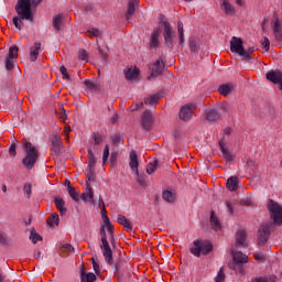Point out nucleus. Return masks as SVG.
<instances>
[{
  "instance_id": "f257e3e1",
  "label": "nucleus",
  "mask_w": 282,
  "mask_h": 282,
  "mask_svg": "<svg viewBox=\"0 0 282 282\" xmlns=\"http://www.w3.org/2000/svg\"><path fill=\"white\" fill-rule=\"evenodd\" d=\"M43 0H18L15 6V11L20 19H25V21H33L34 14L32 13V9L36 8L39 3Z\"/></svg>"
},
{
  "instance_id": "f03ea898",
  "label": "nucleus",
  "mask_w": 282,
  "mask_h": 282,
  "mask_svg": "<svg viewBox=\"0 0 282 282\" xmlns=\"http://www.w3.org/2000/svg\"><path fill=\"white\" fill-rule=\"evenodd\" d=\"M23 150L25 152V158L22 160V164L28 171H32L39 160V149L29 142L26 139L22 141Z\"/></svg>"
},
{
  "instance_id": "7ed1b4c3",
  "label": "nucleus",
  "mask_w": 282,
  "mask_h": 282,
  "mask_svg": "<svg viewBox=\"0 0 282 282\" xmlns=\"http://www.w3.org/2000/svg\"><path fill=\"white\" fill-rule=\"evenodd\" d=\"M231 254L234 260L228 263V268L243 274V264L248 263V256L235 249H231Z\"/></svg>"
},
{
  "instance_id": "20e7f679",
  "label": "nucleus",
  "mask_w": 282,
  "mask_h": 282,
  "mask_svg": "<svg viewBox=\"0 0 282 282\" xmlns=\"http://www.w3.org/2000/svg\"><path fill=\"white\" fill-rule=\"evenodd\" d=\"M268 210L272 221L267 223L273 224V228L274 226H282V205L275 200L270 199L268 203Z\"/></svg>"
},
{
  "instance_id": "39448f33",
  "label": "nucleus",
  "mask_w": 282,
  "mask_h": 282,
  "mask_svg": "<svg viewBox=\"0 0 282 282\" xmlns=\"http://www.w3.org/2000/svg\"><path fill=\"white\" fill-rule=\"evenodd\" d=\"M273 224L272 223H262L258 229L257 232V245L258 246H265L270 239V235H272V229H273Z\"/></svg>"
},
{
  "instance_id": "423d86ee",
  "label": "nucleus",
  "mask_w": 282,
  "mask_h": 282,
  "mask_svg": "<svg viewBox=\"0 0 282 282\" xmlns=\"http://www.w3.org/2000/svg\"><path fill=\"white\" fill-rule=\"evenodd\" d=\"M193 246L189 249V252L194 254V257H202V254H210L213 252V243L210 241H202V240H194Z\"/></svg>"
},
{
  "instance_id": "0eeeda50",
  "label": "nucleus",
  "mask_w": 282,
  "mask_h": 282,
  "mask_svg": "<svg viewBox=\"0 0 282 282\" xmlns=\"http://www.w3.org/2000/svg\"><path fill=\"white\" fill-rule=\"evenodd\" d=\"M50 151L55 162L58 160V158H61L63 153H65V145H63V139H61V135L55 134L52 138Z\"/></svg>"
},
{
  "instance_id": "6e6552de",
  "label": "nucleus",
  "mask_w": 282,
  "mask_h": 282,
  "mask_svg": "<svg viewBox=\"0 0 282 282\" xmlns=\"http://www.w3.org/2000/svg\"><path fill=\"white\" fill-rule=\"evenodd\" d=\"M163 39L164 47L167 50H173V47H175V33L173 32V26L171 23L164 22Z\"/></svg>"
},
{
  "instance_id": "1a4fd4ad",
  "label": "nucleus",
  "mask_w": 282,
  "mask_h": 282,
  "mask_svg": "<svg viewBox=\"0 0 282 282\" xmlns=\"http://www.w3.org/2000/svg\"><path fill=\"white\" fill-rule=\"evenodd\" d=\"M100 249L102 251V256L105 261L109 263V265L113 264V251L111 250V246L109 245V240L107 238L101 239Z\"/></svg>"
},
{
  "instance_id": "9d476101",
  "label": "nucleus",
  "mask_w": 282,
  "mask_h": 282,
  "mask_svg": "<svg viewBox=\"0 0 282 282\" xmlns=\"http://www.w3.org/2000/svg\"><path fill=\"white\" fill-rule=\"evenodd\" d=\"M194 109H197L195 104H186L185 106H182L178 112L180 120H183V122H188V120L193 118Z\"/></svg>"
},
{
  "instance_id": "9b49d317",
  "label": "nucleus",
  "mask_w": 282,
  "mask_h": 282,
  "mask_svg": "<svg viewBox=\"0 0 282 282\" xmlns=\"http://www.w3.org/2000/svg\"><path fill=\"white\" fill-rule=\"evenodd\" d=\"M160 34H162L161 28H155L150 34V41L148 43L149 50H158L160 47Z\"/></svg>"
},
{
  "instance_id": "f8f14e48",
  "label": "nucleus",
  "mask_w": 282,
  "mask_h": 282,
  "mask_svg": "<svg viewBox=\"0 0 282 282\" xmlns=\"http://www.w3.org/2000/svg\"><path fill=\"white\" fill-rule=\"evenodd\" d=\"M230 50L234 54H239L240 58L243 54V40L241 37L232 36L230 41Z\"/></svg>"
},
{
  "instance_id": "ddd939ff",
  "label": "nucleus",
  "mask_w": 282,
  "mask_h": 282,
  "mask_svg": "<svg viewBox=\"0 0 282 282\" xmlns=\"http://www.w3.org/2000/svg\"><path fill=\"white\" fill-rule=\"evenodd\" d=\"M164 73V62H162V58H159L155 61L151 68V74L148 77V80H151V78H158V76H162Z\"/></svg>"
},
{
  "instance_id": "4468645a",
  "label": "nucleus",
  "mask_w": 282,
  "mask_h": 282,
  "mask_svg": "<svg viewBox=\"0 0 282 282\" xmlns=\"http://www.w3.org/2000/svg\"><path fill=\"white\" fill-rule=\"evenodd\" d=\"M248 232L246 229H240L236 232V248H248Z\"/></svg>"
},
{
  "instance_id": "2eb2a0df",
  "label": "nucleus",
  "mask_w": 282,
  "mask_h": 282,
  "mask_svg": "<svg viewBox=\"0 0 282 282\" xmlns=\"http://www.w3.org/2000/svg\"><path fill=\"white\" fill-rule=\"evenodd\" d=\"M267 80L273 83V85H278L280 91H282V73L281 70H270L267 73Z\"/></svg>"
},
{
  "instance_id": "dca6fc26",
  "label": "nucleus",
  "mask_w": 282,
  "mask_h": 282,
  "mask_svg": "<svg viewBox=\"0 0 282 282\" xmlns=\"http://www.w3.org/2000/svg\"><path fill=\"white\" fill-rule=\"evenodd\" d=\"M224 140H226V137H223L221 140L218 142L219 149H220V151L223 153L224 160L228 164H231V162L235 161V155H232V153H230V151L228 150V147H226V143H224Z\"/></svg>"
},
{
  "instance_id": "f3484780",
  "label": "nucleus",
  "mask_w": 282,
  "mask_h": 282,
  "mask_svg": "<svg viewBox=\"0 0 282 282\" xmlns=\"http://www.w3.org/2000/svg\"><path fill=\"white\" fill-rule=\"evenodd\" d=\"M141 124L145 131H151V127L153 124V116L151 115V110H145L142 113Z\"/></svg>"
},
{
  "instance_id": "a211bd4d",
  "label": "nucleus",
  "mask_w": 282,
  "mask_h": 282,
  "mask_svg": "<svg viewBox=\"0 0 282 282\" xmlns=\"http://www.w3.org/2000/svg\"><path fill=\"white\" fill-rule=\"evenodd\" d=\"M123 74L126 76V80H137L138 76H140V69L138 67H127L123 69Z\"/></svg>"
},
{
  "instance_id": "6ab92c4d",
  "label": "nucleus",
  "mask_w": 282,
  "mask_h": 282,
  "mask_svg": "<svg viewBox=\"0 0 282 282\" xmlns=\"http://www.w3.org/2000/svg\"><path fill=\"white\" fill-rule=\"evenodd\" d=\"M96 273L94 272H88L85 269V265L80 267V281L82 282H95L96 281Z\"/></svg>"
},
{
  "instance_id": "aec40b11",
  "label": "nucleus",
  "mask_w": 282,
  "mask_h": 282,
  "mask_svg": "<svg viewBox=\"0 0 282 282\" xmlns=\"http://www.w3.org/2000/svg\"><path fill=\"white\" fill-rule=\"evenodd\" d=\"M188 47L191 54L197 55L199 52V39H197L196 36H191L188 39Z\"/></svg>"
},
{
  "instance_id": "412c9836",
  "label": "nucleus",
  "mask_w": 282,
  "mask_h": 282,
  "mask_svg": "<svg viewBox=\"0 0 282 282\" xmlns=\"http://www.w3.org/2000/svg\"><path fill=\"white\" fill-rule=\"evenodd\" d=\"M117 223L120 224V226H123L127 232H131V230H133V225H131V221H129V219H127L122 214L117 216Z\"/></svg>"
},
{
  "instance_id": "4be33fe9",
  "label": "nucleus",
  "mask_w": 282,
  "mask_h": 282,
  "mask_svg": "<svg viewBox=\"0 0 282 282\" xmlns=\"http://www.w3.org/2000/svg\"><path fill=\"white\" fill-rule=\"evenodd\" d=\"M40 52H41V43L35 42L34 45L30 48L31 63H36V58H39Z\"/></svg>"
},
{
  "instance_id": "5701e85b",
  "label": "nucleus",
  "mask_w": 282,
  "mask_h": 282,
  "mask_svg": "<svg viewBox=\"0 0 282 282\" xmlns=\"http://www.w3.org/2000/svg\"><path fill=\"white\" fill-rule=\"evenodd\" d=\"M220 8H223L225 14L232 17L235 14V7L228 2V0H220Z\"/></svg>"
},
{
  "instance_id": "b1692460",
  "label": "nucleus",
  "mask_w": 282,
  "mask_h": 282,
  "mask_svg": "<svg viewBox=\"0 0 282 282\" xmlns=\"http://www.w3.org/2000/svg\"><path fill=\"white\" fill-rule=\"evenodd\" d=\"M209 221L213 230H221V223H219V218H217V214H215V210L210 212Z\"/></svg>"
},
{
  "instance_id": "393cba45",
  "label": "nucleus",
  "mask_w": 282,
  "mask_h": 282,
  "mask_svg": "<svg viewBox=\"0 0 282 282\" xmlns=\"http://www.w3.org/2000/svg\"><path fill=\"white\" fill-rule=\"evenodd\" d=\"M226 186L228 188V191H237V188H239V177L237 176H231L227 180Z\"/></svg>"
},
{
  "instance_id": "a878e982",
  "label": "nucleus",
  "mask_w": 282,
  "mask_h": 282,
  "mask_svg": "<svg viewBox=\"0 0 282 282\" xmlns=\"http://www.w3.org/2000/svg\"><path fill=\"white\" fill-rule=\"evenodd\" d=\"M88 192H85L80 195V199L83 202H89V204H96V199H94V188L87 187Z\"/></svg>"
},
{
  "instance_id": "bb28decb",
  "label": "nucleus",
  "mask_w": 282,
  "mask_h": 282,
  "mask_svg": "<svg viewBox=\"0 0 282 282\" xmlns=\"http://www.w3.org/2000/svg\"><path fill=\"white\" fill-rule=\"evenodd\" d=\"M252 53H254V46L248 47V50L243 48L242 55H241V61H245L246 63H250V61H254L252 58Z\"/></svg>"
},
{
  "instance_id": "cd10ccee",
  "label": "nucleus",
  "mask_w": 282,
  "mask_h": 282,
  "mask_svg": "<svg viewBox=\"0 0 282 282\" xmlns=\"http://www.w3.org/2000/svg\"><path fill=\"white\" fill-rule=\"evenodd\" d=\"M232 85L230 84H223L218 87V93L220 96H229L232 93Z\"/></svg>"
},
{
  "instance_id": "c85d7f7f",
  "label": "nucleus",
  "mask_w": 282,
  "mask_h": 282,
  "mask_svg": "<svg viewBox=\"0 0 282 282\" xmlns=\"http://www.w3.org/2000/svg\"><path fill=\"white\" fill-rule=\"evenodd\" d=\"M133 14H135V2L133 0H130L128 2V10L126 12V20L128 21V23L130 22Z\"/></svg>"
},
{
  "instance_id": "c756f323",
  "label": "nucleus",
  "mask_w": 282,
  "mask_h": 282,
  "mask_svg": "<svg viewBox=\"0 0 282 282\" xmlns=\"http://www.w3.org/2000/svg\"><path fill=\"white\" fill-rule=\"evenodd\" d=\"M206 120H208L209 122H215L216 120H219V110L217 109H209L206 112Z\"/></svg>"
},
{
  "instance_id": "7c9ffc66",
  "label": "nucleus",
  "mask_w": 282,
  "mask_h": 282,
  "mask_svg": "<svg viewBox=\"0 0 282 282\" xmlns=\"http://www.w3.org/2000/svg\"><path fill=\"white\" fill-rule=\"evenodd\" d=\"M138 166H140V163L138 162V153L135 152V150H132L130 152V169L132 171H135Z\"/></svg>"
},
{
  "instance_id": "2f4dec72",
  "label": "nucleus",
  "mask_w": 282,
  "mask_h": 282,
  "mask_svg": "<svg viewBox=\"0 0 282 282\" xmlns=\"http://www.w3.org/2000/svg\"><path fill=\"white\" fill-rule=\"evenodd\" d=\"M273 32H282L281 21L279 20V14L273 13V19L271 21Z\"/></svg>"
},
{
  "instance_id": "473e14b6",
  "label": "nucleus",
  "mask_w": 282,
  "mask_h": 282,
  "mask_svg": "<svg viewBox=\"0 0 282 282\" xmlns=\"http://www.w3.org/2000/svg\"><path fill=\"white\" fill-rule=\"evenodd\" d=\"M160 98H162V96L160 94H154L144 99V105H150L151 107H153V106L158 105V102H160Z\"/></svg>"
},
{
  "instance_id": "72a5a7b5",
  "label": "nucleus",
  "mask_w": 282,
  "mask_h": 282,
  "mask_svg": "<svg viewBox=\"0 0 282 282\" xmlns=\"http://www.w3.org/2000/svg\"><path fill=\"white\" fill-rule=\"evenodd\" d=\"M63 14H57L53 17V28L56 30V32L61 31V28L63 26Z\"/></svg>"
},
{
  "instance_id": "f704fd0d",
  "label": "nucleus",
  "mask_w": 282,
  "mask_h": 282,
  "mask_svg": "<svg viewBox=\"0 0 282 282\" xmlns=\"http://www.w3.org/2000/svg\"><path fill=\"white\" fill-rule=\"evenodd\" d=\"M54 203L56 205L57 210L63 216L67 213V208H65V200L63 198H55Z\"/></svg>"
},
{
  "instance_id": "c9c22d12",
  "label": "nucleus",
  "mask_w": 282,
  "mask_h": 282,
  "mask_svg": "<svg viewBox=\"0 0 282 282\" xmlns=\"http://www.w3.org/2000/svg\"><path fill=\"white\" fill-rule=\"evenodd\" d=\"M88 170L96 171V156L91 149H88Z\"/></svg>"
},
{
  "instance_id": "e433bc0d",
  "label": "nucleus",
  "mask_w": 282,
  "mask_h": 282,
  "mask_svg": "<svg viewBox=\"0 0 282 282\" xmlns=\"http://www.w3.org/2000/svg\"><path fill=\"white\" fill-rule=\"evenodd\" d=\"M162 197L169 204H173L175 202V193H173L171 189H165Z\"/></svg>"
},
{
  "instance_id": "4c0bfd02",
  "label": "nucleus",
  "mask_w": 282,
  "mask_h": 282,
  "mask_svg": "<svg viewBox=\"0 0 282 282\" xmlns=\"http://www.w3.org/2000/svg\"><path fill=\"white\" fill-rule=\"evenodd\" d=\"M90 182H96V170H89L86 174V186L87 188H91Z\"/></svg>"
},
{
  "instance_id": "58836bf2",
  "label": "nucleus",
  "mask_w": 282,
  "mask_h": 282,
  "mask_svg": "<svg viewBox=\"0 0 282 282\" xmlns=\"http://www.w3.org/2000/svg\"><path fill=\"white\" fill-rule=\"evenodd\" d=\"M91 140H93L95 147H98V145L102 144V142L105 141V137H102V134H100L99 132H93Z\"/></svg>"
},
{
  "instance_id": "ea45409f",
  "label": "nucleus",
  "mask_w": 282,
  "mask_h": 282,
  "mask_svg": "<svg viewBox=\"0 0 282 282\" xmlns=\"http://www.w3.org/2000/svg\"><path fill=\"white\" fill-rule=\"evenodd\" d=\"M61 219L58 218V215L56 213L51 214V218H47L46 224L52 228V226H58Z\"/></svg>"
},
{
  "instance_id": "a19ab883",
  "label": "nucleus",
  "mask_w": 282,
  "mask_h": 282,
  "mask_svg": "<svg viewBox=\"0 0 282 282\" xmlns=\"http://www.w3.org/2000/svg\"><path fill=\"white\" fill-rule=\"evenodd\" d=\"M30 239L32 240V243H39V241H43V236L36 232V229H32Z\"/></svg>"
},
{
  "instance_id": "79ce46f5",
  "label": "nucleus",
  "mask_w": 282,
  "mask_h": 282,
  "mask_svg": "<svg viewBox=\"0 0 282 282\" xmlns=\"http://www.w3.org/2000/svg\"><path fill=\"white\" fill-rule=\"evenodd\" d=\"M7 58H11V59L19 58V46H17V45L11 46L9 48V54H8Z\"/></svg>"
},
{
  "instance_id": "37998d69",
  "label": "nucleus",
  "mask_w": 282,
  "mask_h": 282,
  "mask_svg": "<svg viewBox=\"0 0 282 282\" xmlns=\"http://www.w3.org/2000/svg\"><path fill=\"white\" fill-rule=\"evenodd\" d=\"M68 195H70L74 202H80V194L76 192L75 187L68 186Z\"/></svg>"
},
{
  "instance_id": "c03bdc74",
  "label": "nucleus",
  "mask_w": 282,
  "mask_h": 282,
  "mask_svg": "<svg viewBox=\"0 0 282 282\" xmlns=\"http://www.w3.org/2000/svg\"><path fill=\"white\" fill-rule=\"evenodd\" d=\"M74 247L70 243L62 245L59 248V254H63V252H66V254H69V252H74Z\"/></svg>"
},
{
  "instance_id": "a18cd8bd",
  "label": "nucleus",
  "mask_w": 282,
  "mask_h": 282,
  "mask_svg": "<svg viewBox=\"0 0 282 282\" xmlns=\"http://www.w3.org/2000/svg\"><path fill=\"white\" fill-rule=\"evenodd\" d=\"M155 169H158V161L149 163L148 166H147L148 175H153V173H155Z\"/></svg>"
},
{
  "instance_id": "49530a36",
  "label": "nucleus",
  "mask_w": 282,
  "mask_h": 282,
  "mask_svg": "<svg viewBox=\"0 0 282 282\" xmlns=\"http://www.w3.org/2000/svg\"><path fill=\"white\" fill-rule=\"evenodd\" d=\"M87 33H88V36H90V39H94V37L97 39L98 36H100V35L102 34V31L93 28V29H89V30L87 31Z\"/></svg>"
},
{
  "instance_id": "de8ad7c7",
  "label": "nucleus",
  "mask_w": 282,
  "mask_h": 282,
  "mask_svg": "<svg viewBox=\"0 0 282 282\" xmlns=\"http://www.w3.org/2000/svg\"><path fill=\"white\" fill-rule=\"evenodd\" d=\"M23 20L24 19H21L20 15L13 18V25H14V28H17V30H22V28H23Z\"/></svg>"
},
{
  "instance_id": "09e8293b",
  "label": "nucleus",
  "mask_w": 282,
  "mask_h": 282,
  "mask_svg": "<svg viewBox=\"0 0 282 282\" xmlns=\"http://www.w3.org/2000/svg\"><path fill=\"white\" fill-rule=\"evenodd\" d=\"M118 164V151H112L110 154V166H116Z\"/></svg>"
},
{
  "instance_id": "8fccbe9b",
  "label": "nucleus",
  "mask_w": 282,
  "mask_h": 282,
  "mask_svg": "<svg viewBox=\"0 0 282 282\" xmlns=\"http://www.w3.org/2000/svg\"><path fill=\"white\" fill-rule=\"evenodd\" d=\"M23 191L26 195V198L30 199V197H32V183H25L23 186Z\"/></svg>"
},
{
  "instance_id": "3c124183",
  "label": "nucleus",
  "mask_w": 282,
  "mask_h": 282,
  "mask_svg": "<svg viewBox=\"0 0 282 282\" xmlns=\"http://www.w3.org/2000/svg\"><path fill=\"white\" fill-rule=\"evenodd\" d=\"M78 58L79 61H85L86 63L89 61L87 51L85 48H80L78 52Z\"/></svg>"
},
{
  "instance_id": "603ef678",
  "label": "nucleus",
  "mask_w": 282,
  "mask_h": 282,
  "mask_svg": "<svg viewBox=\"0 0 282 282\" xmlns=\"http://www.w3.org/2000/svg\"><path fill=\"white\" fill-rule=\"evenodd\" d=\"M6 69L7 72H12V69H14V59L6 57Z\"/></svg>"
},
{
  "instance_id": "864d4df0",
  "label": "nucleus",
  "mask_w": 282,
  "mask_h": 282,
  "mask_svg": "<svg viewBox=\"0 0 282 282\" xmlns=\"http://www.w3.org/2000/svg\"><path fill=\"white\" fill-rule=\"evenodd\" d=\"M109 161V144L105 145L104 154H102V164H107Z\"/></svg>"
},
{
  "instance_id": "5fc2aeb1",
  "label": "nucleus",
  "mask_w": 282,
  "mask_h": 282,
  "mask_svg": "<svg viewBox=\"0 0 282 282\" xmlns=\"http://www.w3.org/2000/svg\"><path fill=\"white\" fill-rule=\"evenodd\" d=\"M59 72H61L63 78H66V80H72V77L69 76V73L67 72V67H65L64 65L61 66Z\"/></svg>"
},
{
  "instance_id": "6e6d98bb",
  "label": "nucleus",
  "mask_w": 282,
  "mask_h": 282,
  "mask_svg": "<svg viewBox=\"0 0 282 282\" xmlns=\"http://www.w3.org/2000/svg\"><path fill=\"white\" fill-rule=\"evenodd\" d=\"M225 280H226V273H224V269H220L215 279V282H224Z\"/></svg>"
},
{
  "instance_id": "4d7b16f0",
  "label": "nucleus",
  "mask_w": 282,
  "mask_h": 282,
  "mask_svg": "<svg viewBox=\"0 0 282 282\" xmlns=\"http://www.w3.org/2000/svg\"><path fill=\"white\" fill-rule=\"evenodd\" d=\"M0 243H2L3 246H8V243H10V240H8V237H6V232H3L0 229Z\"/></svg>"
},
{
  "instance_id": "13d9d810",
  "label": "nucleus",
  "mask_w": 282,
  "mask_h": 282,
  "mask_svg": "<svg viewBox=\"0 0 282 282\" xmlns=\"http://www.w3.org/2000/svg\"><path fill=\"white\" fill-rule=\"evenodd\" d=\"M138 184L144 188L147 186V178L144 177V174H139L137 177Z\"/></svg>"
},
{
  "instance_id": "bf43d9fd",
  "label": "nucleus",
  "mask_w": 282,
  "mask_h": 282,
  "mask_svg": "<svg viewBox=\"0 0 282 282\" xmlns=\"http://www.w3.org/2000/svg\"><path fill=\"white\" fill-rule=\"evenodd\" d=\"M253 257L256 261H261L262 263H265V261H268V258L263 253H254Z\"/></svg>"
},
{
  "instance_id": "052dcab7",
  "label": "nucleus",
  "mask_w": 282,
  "mask_h": 282,
  "mask_svg": "<svg viewBox=\"0 0 282 282\" xmlns=\"http://www.w3.org/2000/svg\"><path fill=\"white\" fill-rule=\"evenodd\" d=\"M84 84L86 85L87 89H93V90L98 89V86L94 82H91L89 79H86L84 82Z\"/></svg>"
},
{
  "instance_id": "680f3d73",
  "label": "nucleus",
  "mask_w": 282,
  "mask_h": 282,
  "mask_svg": "<svg viewBox=\"0 0 282 282\" xmlns=\"http://www.w3.org/2000/svg\"><path fill=\"white\" fill-rule=\"evenodd\" d=\"M262 47L265 50V52H270V40L268 37H263L261 41Z\"/></svg>"
},
{
  "instance_id": "e2e57ef3",
  "label": "nucleus",
  "mask_w": 282,
  "mask_h": 282,
  "mask_svg": "<svg viewBox=\"0 0 282 282\" xmlns=\"http://www.w3.org/2000/svg\"><path fill=\"white\" fill-rule=\"evenodd\" d=\"M247 166L248 169H250L251 171H254V169H257L258 164L257 161L252 160V159H248L247 160Z\"/></svg>"
},
{
  "instance_id": "0e129e2a",
  "label": "nucleus",
  "mask_w": 282,
  "mask_h": 282,
  "mask_svg": "<svg viewBox=\"0 0 282 282\" xmlns=\"http://www.w3.org/2000/svg\"><path fill=\"white\" fill-rule=\"evenodd\" d=\"M9 155L11 158H17V143H12L9 148Z\"/></svg>"
},
{
  "instance_id": "69168bd1",
  "label": "nucleus",
  "mask_w": 282,
  "mask_h": 282,
  "mask_svg": "<svg viewBox=\"0 0 282 282\" xmlns=\"http://www.w3.org/2000/svg\"><path fill=\"white\" fill-rule=\"evenodd\" d=\"M121 138H122V137L120 135V133L115 134V135L111 138L112 144H120Z\"/></svg>"
},
{
  "instance_id": "338daca9",
  "label": "nucleus",
  "mask_w": 282,
  "mask_h": 282,
  "mask_svg": "<svg viewBox=\"0 0 282 282\" xmlns=\"http://www.w3.org/2000/svg\"><path fill=\"white\" fill-rule=\"evenodd\" d=\"M251 282H269L268 276H257L251 280Z\"/></svg>"
},
{
  "instance_id": "774afa93",
  "label": "nucleus",
  "mask_w": 282,
  "mask_h": 282,
  "mask_svg": "<svg viewBox=\"0 0 282 282\" xmlns=\"http://www.w3.org/2000/svg\"><path fill=\"white\" fill-rule=\"evenodd\" d=\"M99 235H100L101 239H107V231L105 230V225L100 226Z\"/></svg>"
}]
</instances>
